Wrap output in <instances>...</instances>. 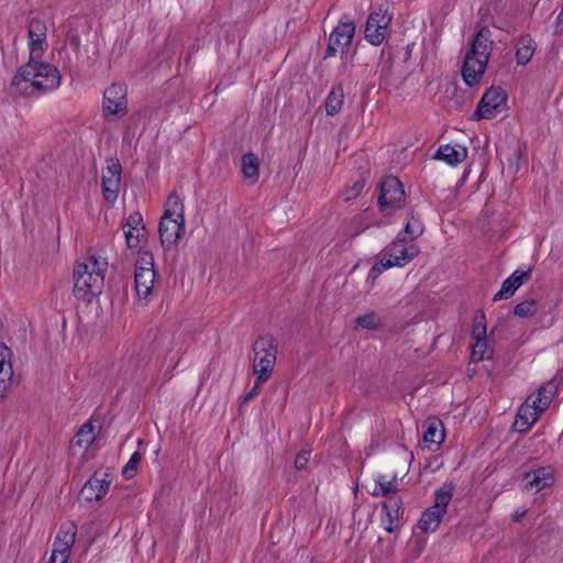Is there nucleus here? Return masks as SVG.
I'll list each match as a JSON object with an SVG mask.
<instances>
[{
    "instance_id": "obj_6",
    "label": "nucleus",
    "mask_w": 563,
    "mask_h": 563,
    "mask_svg": "<svg viewBox=\"0 0 563 563\" xmlns=\"http://www.w3.org/2000/svg\"><path fill=\"white\" fill-rule=\"evenodd\" d=\"M406 243L405 238H398L394 241L388 250V258L386 261L382 260L371 267L367 280L374 282L384 271L393 266L402 267L413 260L418 255L419 250L416 245H407Z\"/></svg>"
},
{
    "instance_id": "obj_56",
    "label": "nucleus",
    "mask_w": 563,
    "mask_h": 563,
    "mask_svg": "<svg viewBox=\"0 0 563 563\" xmlns=\"http://www.w3.org/2000/svg\"><path fill=\"white\" fill-rule=\"evenodd\" d=\"M406 55H407V57H409V56H410V51H409V46H407V52H406Z\"/></svg>"
},
{
    "instance_id": "obj_53",
    "label": "nucleus",
    "mask_w": 563,
    "mask_h": 563,
    "mask_svg": "<svg viewBox=\"0 0 563 563\" xmlns=\"http://www.w3.org/2000/svg\"><path fill=\"white\" fill-rule=\"evenodd\" d=\"M388 482H391L393 486L398 488V479L396 475H394L391 478H388Z\"/></svg>"
},
{
    "instance_id": "obj_57",
    "label": "nucleus",
    "mask_w": 563,
    "mask_h": 563,
    "mask_svg": "<svg viewBox=\"0 0 563 563\" xmlns=\"http://www.w3.org/2000/svg\"><path fill=\"white\" fill-rule=\"evenodd\" d=\"M132 243H136L135 235L133 234Z\"/></svg>"
},
{
    "instance_id": "obj_3",
    "label": "nucleus",
    "mask_w": 563,
    "mask_h": 563,
    "mask_svg": "<svg viewBox=\"0 0 563 563\" xmlns=\"http://www.w3.org/2000/svg\"><path fill=\"white\" fill-rule=\"evenodd\" d=\"M168 205L170 208L165 210L158 225L161 244L166 250L175 245L185 231L183 202L173 194L168 197Z\"/></svg>"
},
{
    "instance_id": "obj_30",
    "label": "nucleus",
    "mask_w": 563,
    "mask_h": 563,
    "mask_svg": "<svg viewBox=\"0 0 563 563\" xmlns=\"http://www.w3.org/2000/svg\"><path fill=\"white\" fill-rule=\"evenodd\" d=\"M121 178H111L102 176V192L103 198L109 203H113L119 195Z\"/></svg>"
},
{
    "instance_id": "obj_20",
    "label": "nucleus",
    "mask_w": 563,
    "mask_h": 563,
    "mask_svg": "<svg viewBox=\"0 0 563 563\" xmlns=\"http://www.w3.org/2000/svg\"><path fill=\"white\" fill-rule=\"evenodd\" d=\"M423 442L437 448L444 441L445 432L443 423L438 418H429L423 423Z\"/></svg>"
},
{
    "instance_id": "obj_47",
    "label": "nucleus",
    "mask_w": 563,
    "mask_h": 563,
    "mask_svg": "<svg viewBox=\"0 0 563 563\" xmlns=\"http://www.w3.org/2000/svg\"><path fill=\"white\" fill-rule=\"evenodd\" d=\"M265 382H260L258 380V376H256V380H255V384L254 386L247 391V394L242 398L241 402H240V409L246 405L249 401H251L252 399H254L258 393H260V388L261 386L264 384Z\"/></svg>"
},
{
    "instance_id": "obj_36",
    "label": "nucleus",
    "mask_w": 563,
    "mask_h": 563,
    "mask_svg": "<svg viewBox=\"0 0 563 563\" xmlns=\"http://www.w3.org/2000/svg\"><path fill=\"white\" fill-rule=\"evenodd\" d=\"M154 269V256L148 251H139L137 260L135 263V273L147 272Z\"/></svg>"
},
{
    "instance_id": "obj_4",
    "label": "nucleus",
    "mask_w": 563,
    "mask_h": 563,
    "mask_svg": "<svg viewBox=\"0 0 563 563\" xmlns=\"http://www.w3.org/2000/svg\"><path fill=\"white\" fill-rule=\"evenodd\" d=\"M254 361L253 373L260 382H267L274 371L278 352V344L272 334L260 335L253 343Z\"/></svg>"
},
{
    "instance_id": "obj_11",
    "label": "nucleus",
    "mask_w": 563,
    "mask_h": 563,
    "mask_svg": "<svg viewBox=\"0 0 563 563\" xmlns=\"http://www.w3.org/2000/svg\"><path fill=\"white\" fill-rule=\"evenodd\" d=\"M47 26L38 18L29 19L27 23V46L30 51L29 58H42L47 48L46 43Z\"/></svg>"
},
{
    "instance_id": "obj_31",
    "label": "nucleus",
    "mask_w": 563,
    "mask_h": 563,
    "mask_svg": "<svg viewBox=\"0 0 563 563\" xmlns=\"http://www.w3.org/2000/svg\"><path fill=\"white\" fill-rule=\"evenodd\" d=\"M404 512L383 511L380 523L388 533H394L399 530L401 526V517Z\"/></svg>"
},
{
    "instance_id": "obj_10",
    "label": "nucleus",
    "mask_w": 563,
    "mask_h": 563,
    "mask_svg": "<svg viewBox=\"0 0 563 563\" xmlns=\"http://www.w3.org/2000/svg\"><path fill=\"white\" fill-rule=\"evenodd\" d=\"M354 34L355 23L351 20H341L329 35L328 46L323 58L327 59L335 56L339 48L343 56L347 52Z\"/></svg>"
},
{
    "instance_id": "obj_2",
    "label": "nucleus",
    "mask_w": 563,
    "mask_h": 563,
    "mask_svg": "<svg viewBox=\"0 0 563 563\" xmlns=\"http://www.w3.org/2000/svg\"><path fill=\"white\" fill-rule=\"evenodd\" d=\"M108 263L95 255L88 256L74 266V296L84 302H91L103 288Z\"/></svg>"
},
{
    "instance_id": "obj_7",
    "label": "nucleus",
    "mask_w": 563,
    "mask_h": 563,
    "mask_svg": "<svg viewBox=\"0 0 563 563\" xmlns=\"http://www.w3.org/2000/svg\"><path fill=\"white\" fill-rule=\"evenodd\" d=\"M393 16V13L384 4L377 5L367 18L364 38L374 46L383 44Z\"/></svg>"
},
{
    "instance_id": "obj_41",
    "label": "nucleus",
    "mask_w": 563,
    "mask_h": 563,
    "mask_svg": "<svg viewBox=\"0 0 563 563\" xmlns=\"http://www.w3.org/2000/svg\"><path fill=\"white\" fill-rule=\"evenodd\" d=\"M532 269L529 267L527 269H516L508 279L511 284H514L515 288L518 289L521 285L529 282L531 278Z\"/></svg>"
},
{
    "instance_id": "obj_55",
    "label": "nucleus",
    "mask_w": 563,
    "mask_h": 563,
    "mask_svg": "<svg viewBox=\"0 0 563 563\" xmlns=\"http://www.w3.org/2000/svg\"><path fill=\"white\" fill-rule=\"evenodd\" d=\"M0 379H7V376H4V374L1 372H0Z\"/></svg>"
},
{
    "instance_id": "obj_34",
    "label": "nucleus",
    "mask_w": 563,
    "mask_h": 563,
    "mask_svg": "<svg viewBox=\"0 0 563 563\" xmlns=\"http://www.w3.org/2000/svg\"><path fill=\"white\" fill-rule=\"evenodd\" d=\"M12 351L4 343L0 344V372L13 378V369L11 364Z\"/></svg>"
},
{
    "instance_id": "obj_26",
    "label": "nucleus",
    "mask_w": 563,
    "mask_h": 563,
    "mask_svg": "<svg viewBox=\"0 0 563 563\" xmlns=\"http://www.w3.org/2000/svg\"><path fill=\"white\" fill-rule=\"evenodd\" d=\"M540 302L533 298H529L517 303L512 313L519 318H532L540 311Z\"/></svg>"
},
{
    "instance_id": "obj_22",
    "label": "nucleus",
    "mask_w": 563,
    "mask_h": 563,
    "mask_svg": "<svg viewBox=\"0 0 563 563\" xmlns=\"http://www.w3.org/2000/svg\"><path fill=\"white\" fill-rule=\"evenodd\" d=\"M242 174L246 181L254 185L260 178V161L256 154L249 152L242 156Z\"/></svg>"
},
{
    "instance_id": "obj_21",
    "label": "nucleus",
    "mask_w": 563,
    "mask_h": 563,
    "mask_svg": "<svg viewBox=\"0 0 563 563\" xmlns=\"http://www.w3.org/2000/svg\"><path fill=\"white\" fill-rule=\"evenodd\" d=\"M156 278L155 271L134 273V288L139 299L147 301Z\"/></svg>"
},
{
    "instance_id": "obj_43",
    "label": "nucleus",
    "mask_w": 563,
    "mask_h": 563,
    "mask_svg": "<svg viewBox=\"0 0 563 563\" xmlns=\"http://www.w3.org/2000/svg\"><path fill=\"white\" fill-rule=\"evenodd\" d=\"M59 60L62 62V66L64 69H68L69 71L74 69L76 66L79 56L75 55V58L71 57L69 51L66 46H63L58 52Z\"/></svg>"
},
{
    "instance_id": "obj_18",
    "label": "nucleus",
    "mask_w": 563,
    "mask_h": 563,
    "mask_svg": "<svg viewBox=\"0 0 563 563\" xmlns=\"http://www.w3.org/2000/svg\"><path fill=\"white\" fill-rule=\"evenodd\" d=\"M560 380L556 377H553L545 384H542L538 388V395L532 399V409L537 412H543L548 409L553 397L559 388Z\"/></svg>"
},
{
    "instance_id": "obj_46",
    "label": "nucleus",
    "mask_w": 563,
    "mask_h": 563,
    "mask_svg": "<svg viewBox=\"0 0 563 563\" xmlns=\"http://www.w3.org/2000/svg\"><path fill=\"white\" fill-rule=\"evenodd\" d=\"M363 187H364V181H362V180L355 181L352 187H349L345 189V191L343 192V199L345 201H349V200L356 198L363 190Z\"/></svg>"
},
{
    "instance_id": "obj_1",
    "label": "nucleus",
    "mask_w": 563,
    "mask_h": 563,
    "mask_svg": "<svg viewBox=\"0 0 563 563\" xmlns=\"http://www.w3.org/2000/svg\"><path fill=\"white\" fill-rule=\"evenodd\" d=\"M60 85L58 68L42 58H29L13 75L10 92L15 97L32 98L53 91Z\"/></svg>"
},
{
    "instance_id": "obj_15",
    "label": "nucleus",
    "mask_w": 563,
    "mask_h": 563,
    "mask_svg": "<svg viewBox=\"0 0 563 563\" xmlns=\"http://www.w3.org/2000/svg\"><path fill=\"white\" fill-rule=\"evenodd\" d=\"M129 230L124 232L126 245L129 249H136L144 239L145 224L143 217L139 211L132 212L126 219Z\"/></svg>"
},
{
    "instance_id": "obj_35",
    "label": "nucleus",
    "mask_w": 563,
    "mask_h": 563,
    "mask_svg": "<svg viewBox=\"0 0 563 563\" xmlns=\"http://www.w3.org/2000/svg\"><path fill=\"white\" fill-rule=\"evenodd\" d=\"M70 550L71 547H65L64 542L55 539L53 552L48 563H56V561H59V563H67L70 555Z\"/></svg>"
},
{
    "instance_id": "obj_44",
    "label": "nucleus",
    "mask_w": 563,
    "mask_h": 563,
    "mask_svg": "<svg viewBox=\"0 0 563 563\" xmlns=\"http://www.w3.org/2000/svg\"><path fill=\"white\" fill-rule=\"evenodd\" d=\"M516 290L517 289L515 288L514 284H511L510 280L508 278H506L503 282L501 288L499 289V291L494 296L493 301L508 299L515 295Z\"/></svg>"
},
{
    "instance_id": "obj_24",
    "label": "nucleus",
    "mask_w": 563,
    "mask_h": 563,
    "mask_svg": "<svg viewBox=\"0 0 563 563\" xmlns=\"http://www.w3.org/2000/svg\"><path fill=\"white\" fill-rule=\"evenodd\" d=\"M343 89L339 85L333 87L325 99V112L328 115H335L340 112L343 103Z\"/></svg>"
},
{
    "instance_id": "obj_39",
    "label": "nucleus",
    "mask_w": 563,
    "mask_h": 563,
    "mask_svg": "<svg viewBox=\"0 0 563 563\" xmlns=\"http://www.w3.org/2000/svg\"><path fill=\"white\" fill-rule=\"evenodd\" d=\"M141 459H142V454L139 451L134 452L131 455L130 460L128 461V463L124 465V467L122 470V475L126 479L133 478L135 476V473L137 471V466L141 462Z\"/></svg>"
},
{
    "instance_id": "obj_29",
    "label": "nucleus",
    "mask_w": 563,
    "mask_h": 563,
    "mask_svg": "<svg viewBox=\"0 0 563 563\" xmlns=\"http://www.w3.org/2000/svg\"><path fill=\"white\" fill-rule=\"evenodd\" d=\"M95 440L93 426L85 422L74 437L75 445L87 449Z\"/></svg>"
},
{
    "instance_id": "obj_25",
    "label": "nucleus",
    "mask_w": 563,
    "mask_h": 563,
    "mask_svg": "<svg viewBox=\"0 0 563 563\" xmlns=\"http://www.w3.org/2000/svg\"><path fill=\"white\" fill-rule=\"evenodd\" d=\"M355 324L356 327L372 331L380 330L385 325L383 319L376 311H369L368 313L358 316L355 319Z\"/></svg>"
},
{
    "instance_id": "obj_54",
    "label": "nucleus",
    "mask_w": 563,
    "mask_h": 563,
    "mask_svg": "<svg viewBox=\"0 0 563 563\" xmlns=\"http://www.w3.org/2000/svg\"><path fill=\"white\" fill-rule=\"evenodd\" d=\"M421 551H422V549H421V548H419V549L417 550V552L413 554L412 559L418 558V556H419V554L421 553Z\"/></svg>"
},
{
    "instance_id": "obj_16",
    "label": "nucleus",
    "mask_w": 563,
    "mask_h": 563,
    "mask_svg": "<svg viewBox=\"0 0 563 563\" xmlns=\"http://www.w3.org/2000/svg\"><path fill=\"white\" fill-rule=\"evenodd\" d=\"M493 45L494 41L492 40L490 30L487 26H483L474 36L471 48L467 53L488 62L493 51Z\"/></svg>"
},
{
    "instance_id": "obj_50",
    "label": "nucleus",
    "mask_w": 563,
    "mask_h": 563,
    "mask_svg": "<svg viewBox=\"0 0 563 563\" xmlns=\"http://www.w3.org/2000/svg\"><path fill=\"white\" fill-rule=\"evenodd\" d=\"M13 378L0 379V401L5 397L9 388L12 386Z\"/></svg>"
},
{
    "instance_id": "obj_38",
    "label": "nucleus",
    "mask_w": 563,
    "mask_h": 563,
    "mask_svg": "<svg viewBox=\"0 0 563 563\" xmlns=\"http://www.w3.org/2000/svg\"><path fill=\"white\" fill-rule=\"evenodd\" d=\"M475 343L472 345L471 357L474 362H481L486 356L487 352V336L485 339H473Z\"/></svg>"
},
{
    "instance_id": "obj_27",
    "label": "nucleus",
    "mask_w": 563,
    "mask_h": 563,
    "mask_svg": "<svg viewBox=\"0 0 563 563\" xmlns=\"http://www.w3.org/2000/svg\"><path fill=\"white\" fill-rule=\"evenodd\" d=\"M534 52L533 41L530 37H521L519 46L516 51V62L518 65H527Z\"/></svg>"
},
{
    "instance_id": "obj_42",
    "label": "nucleus",
    "mask_w": 563,
    "mask_h": 563,
    "mask_svg": "<svg viewBox=\"0 0 563 563\" xmlns=\"http://www.w3.org/2000/svg\"><path fill=\"white\" fill-rule=\"evenodd\" d=\"M404 501L398 495H391L383 501V511L404 512Z\"/></svg>"
},
{
    "instance_id": "obj_23",
    "label": "nucleus",
    "mask_w": 563,
    "mask_h": 563,
    "mask_svg": "<svg viewBox=\"0 0 563 563\" xmlns=\"http://www.w3.org/2000/svg\"><path fill=\"white\" fill-rule=\"evenodd\" d=\"M532 406L520 407L514 427L521 433L528 431L530 427L538 420L540 412L534 409L531 411Z\"/></svg>"
},
{
    "instance_id": "obj_52",
    "label": "nucleus",
    "mask_w": 563,
    "mask_h": 563,
    "mask_svg": "<svg viewBox=\"0 0 563 563\" xmlns=\"http://www.w3.org/2000/svg\"><path fill=\"white\" fill-rule=\"evenodd\" d=\"M525 515H526V511H522V512H518V511H517V512H515V514L512 515V519H514V521L518 522V521H520V520H521V518H522Z\"/></svg>"
},
{
    "instance_id": "obj_37",
    "label": "nucleus",
    "mask_w": 563,
    "mask_h": 563,
    "mask_svg": "<svg viewBox=\"0 0 563 563\" xmlns=\"http://www.w3.org/2000/svg\"><path fill=\"white\" fill-rule=\"evenodd\" d=\"M424 227L419 217L411 214L410 220L405 225V233L412 241L423 233Z\"/></svg>"
},
{
    "instance_id": "obj_48",
    "label": "nucleus",
    "mask_w": 563,
    "mask_h": 563,
    "mask_svg": "<svg viewBox=\"0 0 563 563\" xmlns=\"http://www.w3.org/2000/svg\"><path fill=\"white\" fill-rule=\"evenodd\" d=\"M67 41H68L70 47L73 48L75 55L79 56L81 44H80V37L77 34V32H74V31L67 32Z\"/></svg>"
},
{
    "instance_id": "obj_5",
    "label": "nucleus",
    "mask_w": 563,
    "mask_h": 563,
    "mask_svg": "<svg viewBox=\"0 0 563 563\" xmlns=\"http://www.w3.org/2000/svg\"><path fill=\"white\" fill-rule=\"evenodd\" d=\"M455 483L445 482L434 492V504L428 507L421 515L418 526L422 532H434L446 514L448 505L451 501Z\"/></svg>"
},
{
    "instance_id": "obj_8",
    "label": "nucleus",
    "mask_w": 563,
    "mask_h": 563,
    "mask_svg": "<svg viewBox=\"0 0 563 563\" xmlns=\"http://www.w3.org/2000/svg\"><path fill=\"white\" fill-rule=\"evenodd\" d=\"M405 202V189L402 183L396 176H386L379 186L378 205L383 212L402 208Z\"/></svg>"
},
{
    "instance_id": "obj_28",
    "label": "nucleus",
    "mask_w": 563,
    "mask_h": 563,
    "mask_svg": "<svg viewBox=\"0 0 563 563\" xmlns=\"http://www.w3.org/2000/svg\"><path fill=\"white\" fill-rule=\"evenodd\" d=\"M397 492L398 488L393 486L391 482H388V477L386 475H378L375 479V487L372 495L374 497L383 496L388 498L391 495H397Z\"/></svg>"
},
{
    "instance_id": "obj_14",
    "label": "nucleus",
    "mask_w": 563,
    "mask_h": 563,
    "mask_svg": "<svg viewBox=\"0 0 563 563\" xmlns=\"http://www.w3.org/2000/svg\"><path fill=\"white\" fill-rule=\"evenodd\" d=\"M108 476V474H104V477H99L98 473L95 472L81 488L79 497L86 501H98L102 499L110 487Z\"/></svg>"
},
{
    "instance_id": "obj_40",
    "label": "nucleus",
    "mask_w": 563,
    "mask_h": 563,
    "mask_svg": "<svg viewBox=\"0 0 563 563\" xmlns=\"http://www.w3.org/2000/svg\"><path fill=\"white\" fill-rule=\"evenodd\" d=\"M532 269L529 267L527 269H516L508 279L511 284H514L515 288L518 289L521 285L529 282L531 278Z\"/></svg>"
},
{
    "instance_id": "obj_32",
    "label": "nucleus",
    "mask_w": 563,
    "mask_h": 563,
    "mask_svg": "<svg viewBox=\"0 0 563 563\" xmlns=\"http://www.w3.org/2000/svg\"><path fill=\"white\" fill-rule=\"evenodd\" d=\"M486 336V316L483 310H477L473 318L472 339H485Z\"/></svg>"
},
{
    "instance_id": "obj_12",
    "label": "nucleus",
    "mask_w": 563,
    "mask_h": 563,
    "mask_svg": "<svg viewBox=\"0 0 563 563\" xmlns=\"http://www.w3.org/2000/svg\"><path fill=\"white\" fill-rule=\"evenodd\" d=\"M128 108L126 89L119 84H112L103 92L102 109L104 118L125 114Z\"/></svg>"
},
{
    "instance_id": "obj_33",
    "label": "nucleus",
    "mask_w": 563,
    "mask_h": 563,
    "mask_svg": "<svg viewBox=\"0 0 563 563\" xmlns=\"http://www.w3.org/2000/svg\"><path fill=\"white\" fill-rule=\"evenodd\" d=\"M77 534V526L75 522H68L60 527L56 539L64 542L65 547H73Z\"/></svg>"
},
{
    "instance_id": "obj_49",
    "label": "nucleus",
    "mask_w": 563,
    "mask_h": 563,
    "mask_svg": "<svg viewBox=\"0 0 563 563\" xmlns=\"http://www.w3.org/2000/svg\"><path fill=\"white\" fill-rule=\"evenodd\" d=\"M309 459H310V452L302 451V452L298 453L295 459V467L297 470H303L306 467L307 463L309 462Z\"/></svg>"
},
{
    "instance_id": "obj_13",
    "label": "nucleus",
    "mask_w": 563,
    "mask_h": 563,
    "mask_svg": "<svg viewBox=\"0 0 563 563\" xmlns=\"http://www.w3.org/2000/svg\"><path fill=\"white\" fill-rule=\"evenodd\" d=\"M488 62L466 53L464 63L462 66V78L466 86L473 87L481 82L486 69Z\"/></svg>"
},
{
    "instance_id": "obj_9",
    "label": "nucleus",
    "mask_w": 563,
    "mask_h": 563,
    "mask_svg": "<svg viewBox=\"0 0 563 563\" xmlns=\"http://www.w3.org/2000/svg\"><path fill=\"white\" fill-rule=\"evenodd\" d=\"M507 102V93L501 87H490L485 91L482 99L477 103L476 110L474 111L472 119L490 120L495 118Z\"/></svg>"
},
{
    "instance_id": "obj_51",
    "label": "nucleus",
    "mask_w": 563,
    "mask_h": 563,
    "mask_svg": "<svg viewBox=\"0 0 563 563\" xmlns=\"http://www.w3.org/2000/svg\"><path fill=\"white\" fill-rule=\"evenodd\" d=\"M520 150L517 148L515 150L514 154H512V157L509 158V168L514 169L515 172H518L519 170V159H520Z\"/></svg>"
},
{
    "instance_id": "obj_19",
    "label": "nucleus",
    "mask_w": 563,
    "mask_h": 563,
    "mask_svg": "<svg viewBox=\"0 0 563 563\" xmlns=\"http://www.w3.org/2000/svg\"><path fill=\"white\" fill-rule=\"evenodd\" d=\"M526 488L540 492L554 483V475L551 467H540L525 475Z\"/></svg>"
},
{
    "instance_id": "obj_45",
    "label": "nucleus",
    "mask_w": 563,
    "mask_h": 563,
    "mask_svg": "<svg viewBox=\"0 0 563 563\" xmlns=\"http://www.w3.org/2000/svg\"><path fill=\"white\" fill-rule=\"evenodd\" d=\"M122 167L118 158L108 159L107 170L102 173L103 177L121 178Z\"/></svg>"
},
{
    "instance_id": "obj_17",
    "label": "nucleus",
    "mask_w": 563,
    "mask_h": 563,
    "mask_svg": "<svg viewBox=\"0 0 563 563\" xmlns=\"http://www.w3.org/2000/svg\"><path fill=\"white\" fill-rule=\"evenodd\" d=\"M467 148L459 143L441 145L432 155L433 159L443 161L450 166H457L467 157Z\"/></svg>"
}]
</instances>
